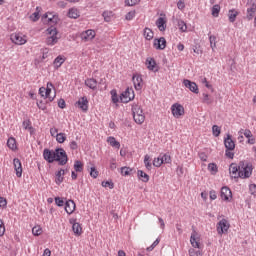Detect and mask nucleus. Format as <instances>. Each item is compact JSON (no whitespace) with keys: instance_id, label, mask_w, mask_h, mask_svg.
<instances>
[{"instance_id":"f257e3e1","label":"nucleus","mask_w":256,"mask_h":256,"mask_svg":"<svg viewBox=\"0 0 256 256\" xmlns=\"http://www.w3.org/2000/svg\"><path fill=\"white\" fill-rule=\"evenodd\" d=\"M43 157L47 163H55V161H57L61 166L67 165L69 161L67 152H65V149L63 148H56L55 150L45 148L43 151Z\"/></svg>"},{"instance_id":"f03ea898","label":"nucleus","mask_w":256,"mask_h":256,"mask_svg":"<svg viewBox=\"0 0 256 256\" xmlns=\"http://www.w3.org/2000/svg\"><path fill=\"white\" fill-rule=\"evenodd\" d=\"M251 175H253V164L247 161H240L238 177H240V179H249Z\"/></svg>"},{"instance_id":"7ed1b4c3","label":"nucleus","mask_w":256,"mask_h":256,"mask_svg":"<svg viewBox=\"0 0 256 256\" xmlns=\"http://www.w3.org/2000/svg\"><path fill=\"white\" fill-rule=\"evenodd\" d=\"M46 32L50 35L46 39V44L50 45L51 47L53 45H57V43L59 42V38L57 37L59 32L57 31V28L51 26L46 30Z\"/></svg>"},{"instance_id":"20e7f679","label":"nucleus","mask_w":256,"mask_h":256,"mask_svg":"<svg viewBox=\"0 0 256 256\" xmlns=\"http://www.w3.org/2000/svg\"><path fill=\"white\" fill-rule=\"evenodd\" d=\"M229 227H231V224H229V221L227 219L223 218L217 223L216 229L218 235H223L229 231Z\"/></svg>"},{"instance_id":"39448f33","label":"nucleus","mask_w":256,"mask_h":256,"mask_svg":"<svg viewBox=\"0 0 256 256\" xmlns=\"http://www.w3.org/2000/svg\"><path fill=\"white\" fill-rule=\"evenodd\" d=\"M171 113L173 117L179 119V117H183V115H185V108L183 107V105L179 103H174L171 106Z\"/></svg>"},{"instance_id":"423d86ee","label":"nucleus","mask_w":256,"mask_h":256,"mask_svg":"<svg viewBox=\"0 0 256 256\" xmlns=\"http://www.w3.org/2000/svg\"><path fill=\"white\" fill-rule=\"evenodd\" d=\"M10 39L15 45H25L27 43V36L22 33L11 34Z\"/></svg>"},{"instance_id":"0eeeda50","label":"nucleus","mask_w":256,"mask_h":256,"mask_svg":"<svg viewBox=\"0 0 256 256\" xmlns=\"http://www.w3.org/2000/svg\"><path fill=\"white\" fill-rule=\"evenodd\" d=\"M247 19L251 21L256 13V2L255 0H248L247 4Z\"/></svg>"},{"instance_id":"6e6552de","label":"nucleus","mask_w":256,"mask_h":256,"mask_svg":"<svg viewBox=\"0 0 256 256\" xmlns=\"http://www.w3.org/2000/svg\"><path fill=\"white\" fill-rule=\"evenodd\" d=\"M75 107L81 109L82 113H87L89 111V100H87V97H81L75 102Z\"/></svg>"},{"instance_id":"1a4fd4ad","label":"nucleus","mask_w":256,"mask_h":256,"mask_svg":"<svg viewBox=\"0 0 256 256\" xmlns=\"http://www.w3.org/2000/svg\"><path fill=\"white\" fill-rule=\"evenodd\" d=\"M51 91H55V86L53 83L48 82L46 87L39 88V95L41 97H49L51 95Z\"/></svg>"},{"instance_id":"9d476101","label":"nucleus","mask_w":256,"mask_h":256,"mask_svg":"<svg viewBox=\"0 0 256 256\" xmlns=\"http://www.w3.org/2000/svg\"><path fill=\"white\" fill-rule=\"evenodd\" d=\"M52 101H55V97H43L37 100L36 104L39 109L45 111L47 109V103H51Z\"/></svg>"},{"instance_id":"9b49d317","label":"nucleus","mask_w":256,"mask_h":256,"mask_svg":"<svg viewBox=\"0 0 256 256\" xmlns=\"http://www.w3.org/2000/svg\"><path fill=\"white\" fill-rule=\"evenodd\" d=\"M95 35H97V33L95 32V30H93V29H88V30L82 32V33L80 34V37H81L82 41L87 42V41H93V39H95Z\"/></svg>"},{"instance_id":"f8f14e48","label":"nucleus","mask_w":256,"mask_h":256,"mask_svg":"<svg viewBox=\"0 0 256 256\" xmlns=\"http://www.w3.org/2000/svg\"><path fill=\"white\" fill-rule=\"evenodd\" d=\"M153 45L158 51H163L167 47V40L165 37L156 38L154 39Z\"/></svg>"},{"instance_id":"ddd939ff","label":"nucleus","mask_w":256,"mask_h":256,"mask_svg":"<svg viewBox=\"0 0 256 256\" xmlns=\"http://www.w3.org/2000/svg\"><path fill=\"white\" fill-rule=\"evenodd\" d=\"M220 197L223 201H230L231 197H233L231 189H229L227 186L222 187L220 191Z\"/></svg>"},{"instance_id":"4468645a","label":"nucleus","mask_w":256,"mask_h":256,"mask_svg":"<svg viewBox=\"0 0 256 256\" xmlns=\"http://www.w3.org/2000/svg\"><path fill=\"white\" fill-rule=\"evenodd\" d=\"M65 212L68 214V215H73V213H75V209L77 207V205L75 204V201L73 200H66L65 201Z\"/></svg>"},{"instance_id":"2eb2a0df","label":"nucleus","mask_w":256,"mask_h":256,"mask_svg":"<svg viewBox=\"0 0 256 256\" xmlns=\"http://www.w3.org/2000/svg\"><path fill=\"white\" fill-rule=\"evenodd\" d=\"M13 165H14V169L16 171V176L22 177L23 176V165L21 164V160H19V158H14Z\"/></svg>"},{"instance_id":"dca6fc26","label":"nucleus","mask_w":256,"mask_h":256,"mask_svg":"<svg viewBox=\"0 0 256 256\" xmlns=\"http://www.w3.org/2000/svg\"><path fill=\"white\" fill-rule=\"evenodd\" d=\"M146 67L147 69H149V71H153L154 73H157V71H159V66H157L155 58H147Z\"/></svg>"},{"instance_id":"f3484780","label":"nucleus","mask_w":256,"mask_h":256,"mask_svg":"<svg viewBox=\"0 0 256 256\" xmlns=\"http://www.w3.org/2000/svg\"><path fill=\"white\" fill-rule=\"evenodd\" d=\"M224 146L225 149L235 150V141H233V136H231V134H227L224 138Z\"/></svg>"},{"instance_id":"a211bd4d","label":"nucleus","mask_w":256,"mask_h":256,"mask_svg":"<svg viewBox=\"0 0 256 256\" xmlns=\"http://www.w3.org/2000/svg\"><path fill=\"white\" fill-rule=\"evenodd\" d=\"M190 243L195 249H200L201 247V244L199 243V234L195 230H193L191 234Z\"/></svg>"},{"instance_id":"6ab92c4d","label":"nucleus","mask_w":256,"mask_h":256,"mask_svg":"<svg viewBox=\"0 0 256 256\" xmlns=\"http://www.w3.org/2000/svg\"><path fill=\"white\" fill-rule=\"evenodd\" d=\"M184 86L189 89L192 93H199V88L197 86V83L192 82L191 80H184L183 81Z\"/></svg>"},{"instance_id":"aec40b11","label":"nucleus","mask_w":256,"mask_h":256,"mask_svg":"<svg viewBox=\"0 0 256 256\" xmlns=\"http://www.w3.org/2000/svg\"><path fill=\"white\" fill-rule=\"evenodd\" d=\"M42 19H48V23H54V25H57V23H59V17L51 12L45 13Z\"/></svg>"},{"instance_id":"412c9836","label":"nucleus","mask_w":256,"mask_h":256,"mask_svg":"<svg viewBox=\"0 0 256 256\" xmlns=\"http://www.w3.org/2000/svg\"><path fill=\"white\" fill-rule=\"evenodd\" d=\"M67 17H69V19H79V17H81V12H79V9L77 8H70Z\"/></svg>"},{"instance_id":"4be33fe9","label":"nucleus","mask_w":256,"mask_h":256,"mask_svg":"<svg viewBox=\"0 0 256 256\" xmlns=\"http://www.w3.org/2000/svg\"><path fill=\"white\" fill-rule=\"evenodd\" d=\"M229 171L231 175H233L234 179H239V164L232 163L229 167Z\"/></svg>"},{"instance_id":"5701e85b","label":"nucleus","mask_w":256,"mask_h":256,"mask_svg":"<svg viewBox=\"0 0 256 256\" xmlns=\"http://www.w3.org/2000/svg\"><path fill=\"white\" fill-rule=\"evenodd\" d=\"M98 81L94 78H88L85 80V86L89 87V89H97Z\"/></svg>"},{"instance_id":"b1692460","label":"nucleus","mask_w":256,"mask_h":256,"mask_svg":"<svg viewBox=\"0 0 256 256\" xmlns=\"http://www.w3.org/2000/svg\"><path fill=\"white\" fill-rule=\"evenodd\" d=\"M239 15V11L235 9H230L228 11V19L230 23H235L237 16Z\"/></svg>"},{"instance_id":"393cba45","label":"nucleus","mask_w":256,"mask_h":256,"mask_svg":"<svg viewBox=\"0 0 256 256\" xmlns=\"http://www.w3.org/2000/svg\"><path fill=\"white\" fill-rule=\"evenodd\" d=\"M167 23V21H165V18L163 17H159L156 20V25L159 29V31H165V29H167V26L165 25Z\"/></svg>"},{"instance_id":"a878e982","label":"nucleus","mask_w":256,"mask_h":256,"mask_svg":"<svg viewBox=\"0 0 256 256\" xmlns=\"http://www.w3.org/2000/svg\"><path fill=\"white\" fill-rule=\"evenodd\" d=\"M137 175L140 181H142L143 183H149V176L143 170H138Z\"/></svg>"},{"instance_id":"bb28decb","label":"nucleus","mask_w":256,"mask_h":256,"mask_svg":"<svg viewBox=\"0 0 256 256\" xmlns=\"http://www.w3.org/2000/svg\"><path fill=\"white\" fill-rule=\"evenodd\" d=\"M65 170L60 169L58 172H56V184L61 185L65 179Z\"/></svg>"},{"instance_id":"cd10ccee","label":"nucleus","mask_w":256,"mask_h":256,"mask_svg":"<svg viewBox=\"0 0 256 256\" xmlns=\"http://www.w3.org/2000/svg\"><path fill=\"white\" fill-rule=\"evenodd\" d=\"M107 143H109V145H111V147H115L116 149H120V147H121V143H119V141H117L115 139V137H113V136H109L107 138Z\"/></svg>"},{"instance_id":"c85d7f7f","label":"nucleus","mask_w":256,"mask_h":256,"mask_svg":"<svg viewBox=\"0 0 256 256\" xmlns=\"http://www.w3.org/2000/svg\"><path fill=\"white\" fill-rule=\"evenodd\" d=\"M63 63H65V57H63L61 55L56 57L53 61V65H54L55 69H59V67H61V65H63Z\"/></svg>"},{"instance_id":"c756f323","label":"nucleus","mask_w":256,"mask_h":256,"mask_svg":"<svg viewBox=\"0 0 256 256\" xmlns=\"http://www.w3.org/2000/svg\"><path fill=\"white\" fill-rule=\"evenodd\" d=\"M7 147H9L11 151H17V140L13 137L8 138Z\"/></svg>"},{"instance_id":"7c9ffc66","label":"nucleus","mask_w":256,"mask_h":256,"mask_svg":"<svg viewBox=\"0 0 256 256\" xmlns=\"http://www.w3.org/2000/svg\"><path fill=\"white\" fill-rule=\"evenodd\" d=\"M208 36H209L210 47L212 51H215V49L217 48V37L215 35H211V33H209Z\"/></svg>"},{"instance_id":"2f4dec72","label":"nucleus","mask_w":256,"mask_h":256,"mask_svg":"<svg viewBox=\"0 0 256 256\" xmlns=\"http://www.w3.org/2000/svg\"><path fill=\"white\" fill-rule=\"evenodd\" d=\"M72 231H73L74 235H81L83 233V228L81 227V224L74 223L72 225Z\"/></svg>"},{"instance_id":"473e14b6","label":"nucleus","mask_w":256,"mask_h":256,"mask_svg":"<svg viewBox=\"0 0 256 256\" xmlns=\"http://www.w3.org/2000/svg\"><path fill=\"white\" fill-rule=\"evenodd\" d=\"M74 171L76 173H83V162L81 160L74 161Z\"/></svg>"},{"instance_id":"72a5a7b5","label":"nucleus","mask_w":256,"mask_h":256,"mask_svg":"<svg viewBox=\"0 0 256 256\" xmlns=\"http://www.w3.org/2000/svg\"><path fill=\"white\" fill-rule=\"evenodd\" d=\"M154 33H153V30H151L150 28L146 27L144 29V37L147 41H151V39H153L154 37Z\"/></svg>"},{"instance_id":"f704fd0d","label":"nucleus","mask_w":256,"mask_h":256,"mask_svg":"<svg viewBox=\"0 0 256 256\" xmlns=\"http://www.w3.org/2000/svg\"><path fill=\"white\" fill-rule=\"evenodd\" d=\"M135 97V91H133V88H126L124 92L120 94V97Z\"/></svg>"},{"instance_id":"c9c22d12","label":"nucleus","mask_w":256,"mask_h":256,"mask_svg":"<svg viewBox=\"0 0 256 256\" xmlns=\"http://www.w3.org/2000/svg\"><path fill=\"white\" fill-rule=\"evenodd\" d=\"M133 119L138 125H143V123H145V115L136 114L133 115Z\"/></svg>"},{"instance_id":"e433bc0d","label":"nucleus","mask_w":256,"mask_h":256,"mask_svg":"<svg viewBox=\"0 0 256 256\" xmlns=\"http://www.w3.org/2000/svg\"><path fill=\"white\" fill-rule=\"evenodd\" d=\"M98 89H100V91H105V89H107V82L104 78H100V80L98 81V85H97Z\"/></svg>"},{"instance_id":"4c0bfd02","label":"nucleus","mask_w":256,"mask_h":256,"mask_svg":"<svg viewBox=\"0 0 256 256\" xmlns=\"http://www.w3.org/2000/svg\"><path fill=\"white\" fill-rule=\"evenodd\" d=\"M56 141L58 143H65L67 141V135L65 133L56 134Z\"/></svg>"},{"instance_id":"58836bf2","label":"nucleus","mask_w":256,"mask_h":256,"mask_svg":"<svg viewBox=\"0 0 256 256\" xmlns=\"http://www.w3.org/2000/svg\"><path fill=\"white\" fill-rule=\"evenodd\" d=\"M208 171H210L211 175H217V164L215 163H210L208 164Z\"/></svg>"},{"instance_id":"ea45409f","label":"nucleus","mask_w":256,"mask_h":256,"mask_svg":"<svg viewBox=\"0 0 256 256\" xmlns=\"http://www.w3.org/2000/svg\"><path fill=\"white\" fill-rule=\"evenodd\" d=\"M150 159H151V157L149 155L146 154L144 156V165H145L146 169H148V171H151V169H152Z\"/></svg>"},{"instance_id":"a19ab883","label":"nucleus","mask_w":256,"mask_h":256,"mask_svg":"<svg viewBox=\"0 0 256 256\" xmlns=\"http://www.w3.org/2000/svg\"><path fill=\"white\" fill-rule=\"evenodd\" d=\"M178 28H179V31H181L182 33H185L187 31V24L185 23V21L178 20Z\"/></svg>"},{"instance_id":"79ce46f5","label":"nucleus","mask_w":256,"mask_h":256,"mask_svg":"<svg viewBox=\"0 0 256 256\" xmlns=\"http://www.w3.org/2000/svg\"><path fill=\"white\" fill-rule=\"evenodd\" d=\"M221 11V6L219 4H216L212 7V16L213 17H219V13Z\"/></svg>"},{"instance_id":"37998d69","label":"nucleus","mask_w":256,"mask_h":256,"mask_svg":"<svg viewBox=\"0 0 256 256\" xmlns=\"http://www.w3.org/2000/svg\"><path fill=\"white\" fill-rule=\"evenodd\" d=\"M41 233H43V229H41L40 226H34L32 228V234L35 236V237H39V235H41Z\"/></svg>"},{"instance_id":"c03bdc74","label":"nucleus","mask_w":256,"mask_h":256,"mask_svg":"<svg viewBox=\"0 0 256 256\" xmlns=\"http://www.w3.org/2000/svg\"><path fill=\"white\" fill-rule=\"evenodd\" d=\"M54 201H55V204L57 205V207H64V205H65V200L62 197H55Z\"/></svg>"},{"instance_id":"a18cd8bd","label":"nucleus","mask_w":256,"mask_h":256,"mask_svg":"<svg viewBox=\"0 0 256 256\" xmlns=\"http://www.w3.org/2000/svg\"><path fill=\"white\" fill-rule=\"evenodd\" d=\"M131 171H133V169H131L130 167H127V166L121 168V174L124 177H127L128 175H131Z\"/></svg>"},{"instance_id":"49530a36","label":"nucleus","mask_w":256,"mask_h":256,"mask_svg":"<svg viewBox=\"0 0 256 256\" xmlns=\"http://www.w3.org/2000/svg\"><path fill=\"white\" fill-rule=\"evenodd\" d=\"M212 133L214 137H219L221 135V128L217 125L212 126Z\"/></svg>"},{"instance_id":"de8ad7c7","label":"nucleus","mask_w":256,"mask_h":256,"mask_svg":"<svg viewBox=\"0 0 256 256\" xmlns=\"http://www.w3.org/2000/svg\"><path fill=\"white\" fill-rule=\"evenodd\" d=\"M90 176L93 179H97V177H99V171H97V168H95V166L90 168Z\"/></svg>"},{"instance_id":"09e8293b","label":"nucleus","mask_w":256,"mask_h":256,"mask_svg":"<svg viewBox=\"0 0 256 256\" xmlns=\"http://www.w3.org/2000/svg\"><path fill=\"white\" fill-rule=\"evenodd\" d=\"M31 21H33L34 23L39 21V7L36 8V12H34L31 16H30Z\"/></svg>"},{"instance_id":"8fccbe9b","label":"nucleus","mask_w":256,"mask_h":256,"mask_svg":"<svg viewBox=\"0 0 256 256\" xmlns=\"http://www.w3.org/2000/svg\"><path fill=\"white\" fill-rule=\"evenodd\" d=\"M153 165L154 167H161V165H163V160L161 158V155H159V157L153 160Z\"/></svg>"},{"instance_id":"3c124183","label":"nucleus","mask_w":256,"mask_h":256,"mask_svg":"<svg viewBox=\"0 0 256 256\" xmlns=\"http://www.w3.org/2000/svg\"><path fill=\"white\" fill-rule=\"evenodd\" d=\"M162 163H171V156L169 154H160Z\"/></svg>"},{"instance_id":"603ef678","label":"nucleus","mask_w":256,"mask_h":256,"mask_svg":"<svg viewBox=\"0 0 256 256\" xmlns=\"http://www.w3.org/2000/svg\"><path fill=\"white\" fill-rule=\"evenodd\" d=\"M160 241H161V240H160L159 238H157V239L152 243V245L146 249V251H153V250L159 245Z\"/></svg>"},{"instance_id":"864d4df0","label":"nucleus","mask_w":256,"mask_h":256,"mask_svg":"<svg viewBox=\"0 0 256 256\" xmlns=\"http://www.w3.org/2000/svg\"><path fill=\"white\" fill-rule=\"evenodd\" d=\"M126 21H133L135 19V11H130L125 16Z\"/></svg>"},{"instance_id":"5fc2aeb1","label":"nucleus","mask_w":256,"mask_h":256,"mask_svg":"<svg viewBox=\"0 0 256 256\" xmlns=\"http://www.w3.org/2000/svg\"><path fill=\"white\" fill-rule=\"evenodd\" d=\"M102 187H109V189H113L115 187V184L111 181H103Z\"/></svg>"},{"instance_id":"6e6d98bb","label":"nucleus","mask_w":256,"mask_h":256,"mask_svg":"<svg viewBox=\"0 0 256 256\" xmlns=\"http://www.w3.org/2000/svg\"><path fill=\"white\" fill-rule=\"evenodd\" d=\"M3 235H5V223L0 219V237H3Z\"/></svg>"},{"instance_id":"4d7b16f0","label":"nucleus","mask_w":256,"mask_h":256,"mask_svg":"<svg viewBox=\"0 0 256 256\" xmlns=\"http://www.w3.org/2000/svg\"><path fill=\"white\" fill-rule=\"evenodd\" d=\"M133 99H135V97H120V103H129L133 101Z\"/></svg>"},{"instance_id":"13d9d810","label":"nucleus","mask_w":256,"mask_h":256,"mask_svg":"<svg viewBox=\"0 0 256 256\" xmlns=\"http://www.w3.org/2000/svg\"><path fill=\"white\" fill-rule=\"evenodd\" d=\"M138 0H125V5H127V7H133V5H137Z\"/></svg>"},{"instance_id":"bf43d9fd","label":"nucleus","mask_w":256,"mask_h":256,"mask_svg":"<svg viewBox=\"0 0 256 256\" xmlns=\"http://www.w3.org/2000/svg\"><path fill=\"white\" fill-rule=\"evenodd\" d=\"M112 103L115 107H119V103H121V97H112Z\"/></svg>"},{"instance_id":"052dcab7","label":"nucleus","mask_w":256,"mask_h":256,"mask_svg":"<svg viewBox=\"0 0 256 256\" xmlns=\"http://www.w3.org/2000/svg\"><path fill=\"white\" fill-rule=\"evenodd\" d=\"M233 150L226 149L225 155L228 159H233L235 157V153L232 152Z\"/></svg>"},{"instance_id":"680f3d73","label":"nucleus","mask_w":256,"mask_h":256,"mask_svg":"<svg viewBox=\"0 0 256 256\" xmlns=\"http://www.w3.org/2000/svg\"><path fill=\"white\" fill-rule=\"evenodd\" d=\"M177 8L180 11H183V9H185V1L184 0H179L178 3H177Z\"/></svg>"},{"instance_id":"e2e57ef3","label":"nucleus","mask_w":256,"mask_h":256,"mask_svg":"<svg viewBox=\"0 0 256 256\" xmlns=\"http://www.w3.org/2000/svg\"><path fill=\"white\" fill-rule=\"evenodd\" d=\"M249 191L251 195H256V184H250Z\"/></svg>"},{"instance_id":"0e129e2a","label":"nucleus","mask_w":256,"mask_h":256,"mask_svg":"<svg viewBox=\"0 0 256 256\" xmlns=\"http://www.w3.org/2000/svg\"><path fill=\"white\" fill-rule=\"evenodd\" d=\"M22 127H23L24 129L28 130L29 127H31V120H25V121H23Z\"/></svg>"},{"instance_id":"69168bd1","label":"nucleus","mask_w":256,"mask_h":256,"mask_svg":"<svg viewBox=\"0 0 256 256\" xmlns=\"http://www.w3.org/2000/svg\"><path fill=\"white\" fill-rule=\"evenodd\" d=\"M0 207H2V209H5V207H7V199H5L4 197H0Z\"/></svg>"},{"instance_id":"338daca9","label":"nucleus","mask_w":256,"mask_h":256,"mask_svg":"<svg viewBox=\"0 0 256 256\" xmlns=\"http://www.w3.org/2000/svg\"><path fill=\"white\" fill-rule=\"evenodd\" d=\"M198 156H199V159H201L204 162L207 161V159H208V156L205 152H199Z\"/></svg>"},{"instance_id":"774afa93","label":"nucleus","mask_w":256,"mask_h":256,"mask_svg":"<svg viewBox=\"0 0 256 256\" xmlns=\"http://www.w3.org/2000/svg\"><path fill=\"white\" fill-rule=\"evenodd\" d=\"M58 107H60V109H65L66 104H65V100L63 98H60L58 100Z\"/></svg>"}]
</instances>
